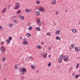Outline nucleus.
<instances>
[{
	"label": "nucleus",
	"mask_w": 80,
	"mask_h": 80,
	"mask_svg": "<svg viewBox=\"0 0 80 80\" xmlns=\"http://www.w3.org/2000/svg\"><path fill=\"white\" fill-rule=\"evenodd\" d=\"M21 74V75H23L26 73L27 72V69L25 68H21L20 69Z\"/></svg>",
	"instance_id": "obj_1"
},
{
	"label": "nucleus",
	"mask_w": 80,
	"mask_h": 80,
	"mask_svg": "<svg viewBox=\"0 0 80 80\" xmlns=\"http://www.w3.org/2000/svg\"><path fill=\"white\" fill-rule=\"evenodd\" d=\"M0 50L1 53H3L5 51H6V49L3 46H2L0 48Z\"/></svg>",
	"instance_id": "obj_2"
},
{
	"label": "nucleus",
	"mask_w": 80,
	"mask_h": 80,
	"mask_svg": "<svg viewBox=\"0 0 80 80\" xmlns=\"http://www.w3.org/2000/svg\"><path fill=\"white\" fill-rule=\"evenodd\" d=\"M38 10L39 11L41 12H43L45 11L44 8L42 6H40L39 7Z\"/></svg>",
	"instance_id": "obj_3"
},
{
	"label": "nucleus",
	"mask_w": 80,
	"mask_h": 80,
	"mask_svg": "<svg viewBox=\"0 0 80 80\" xmlns=\"http://www.w3.org/2000/svg\"><path fill=\"white\" fill-rule=\"evenodd\" d=\"M36 22L39 26H41L42 25V22L40 21V20L39 19H37L36 20Z\"/></svg>",
	"instance_id": "obj_4"
},
{
	"label": "nucleus",
	"mask_w": 80,
	"mask_h": 80,
	"mask_svg": "<svg viewBox=\"0 0 80 80\" xmlns=\"http://www.w3.org/2000/svg\"><path fill=\"white\" fill-rule=\"evenodd\" d=\"M69 56L67 55H66L64 57V62H68V60Z\"/></svg>",
	"instance_id": "obj_5"
},
{
	"label": "nucleus",
	"mask_w": 80,
	"mask_h": 80,
	"mask_svg": "<svg viewBox=\"0 0 80 80\" xmlns=\"http://www.w3.org/2000/svg\"><path fill=\"white\" fill-rule=\"evenodd\" d=\"M20 5L19 3H16V6L14 8V10H17V9H18V8L20 7Z\"/></svg>",
	"instance_id": "obj_6"
},
{
	"label": "nucleus",
	"mask_w": 80,
	"mask_h": 80,
	"mask_svg": "<svg viewBox=\"0 0 80 80\" xmlns=\"http://www.w3.org/2000/svg\"><path fill=\"white\" fill-rule=\"evenodd\" d=\"M47 52H45L43 53L42 56L43 58H47Z\"/></svg>",
	"instance_id": "obj_7"
},
{
	"label": "nucleus",
	"mask_w": 80,
	"mask_h": 80,
	"mask_svg": "<svg viewBox=\"0 0 80 80\" xmlns=\"http://www.w3.org/2000/svg\"><path fill=\"white\" fill-rule=\"evenodd\" d=\"M32 11V9H28V8H26L25 9V12L27 13H28V12H30Z\"/></svg>",
	"instance_id": "obj_8"
},
{
	"label": "nucleus",
	"mask_w": 80,
	"mask_h": 80,
	"mask_svg": "<svg viewBox=\"0 0 80 80\" xmlns=\"http://www.w3.org/2000/svg\"><path fill=\"white\" fill-rule=\"evenodd\" d=\"M22 44L23 45H26L28 44V42L27 41H23L22 43Z\"/></svg>",
	"instance_id": "obj_9"
},
{
	"label": "nucleus",
	"mask_w": 80,
	"mask_h": 80,
	"mask_svg": "<svg viewBox=\"0 0 80 80\" xmlns=\"http://www.w3.org/2000/svg\"><path fill=\"white\" fill-rule=\"evenodd\" d=\"M36 67H35V66L33 64H32L31 65V68L32 70H35L36 68Z\"/></svg>",
	"instance_id": "obj_10"
},
{
	"label": "nucleus",
	"mask_w": 80,
	"mask_h": 80,
	"mask_svg": "<svg viewBox=\"0 0 80 80\" xmlns=\"http://www.w3.org/2000/svg\"><path fill=\"white\" fill-rule=\"evenodd\" d=\"M36 30L38 31V32H39L40 30V28L38 27H36Z\"/></svg>",
	"instance_id": "obj_11"
},
{
	"label": "nucleus",
	"mask_w": 80,
	"mask_h": 80,
	"mask_svg": "<svg viewBox=\"0 0 80 80\" xmlns=\"http://www.w3.org/2000/svg\"><path fill=\"white\" fill-rule=\"evenodd\" d=\"M57 3V1L55 0H54L52 1V5H55Z\"/></svg>",
	"instance_id": "obj_12"
},
{
	"label": "nucleus",
	"mask_w": 80,
	"mask_h": 80,
	"mask_svg": "<svg viewBox=\"0 0 80 80\" xmlns=\"http://www.w3.org/2000/svg\"><path fill=\"white\" fill-rule=\"evenodd\" d=\"M19 17L21 20H23V19H24V17L20 15L19 16Z\"/></svg>",
	"instance_id": "obj_13"
},
{
	"label": "nucleus",
	"mask_w": 80,
	"mask_h": 80,
	"mask_svg": "<svg viewBox=\"0 0 80 80\" xmlns=\"http://www.w3.org/2000/svg\"><path fill=\"white\" fill-rule=\"evenodd\" d=\"M75 50L76 52H78V51H79V49H78V48H77V47H75Z\"/></svg>",
	"instance_id": "obj_14"
},
{
	"label": "nucleus",
	"mask_w": 80,
	"mask_h": 80,
	"mask_svg": "<svg viewBox=\"0 0 80 80\" xmlns=\"http://www.w3.org/2000/svg\"><path fill=\"white\" fill-rule=\"evenodd\" d=\"M60 30H57L56 32V34L57 35L60 34Z\"/></svg>",
	"instance_id": "obj_15"
},
{
	"label": "nucleus",
	"mask_w": 80,
	"mask_h": 80,
	"mask_svg": "<svg viewBox=\"0 0 80 80\" xmlns=\"http://www.w3.org/2000/svg\"><path fill=\"white\" fill-rule=\"evenodd\" d=\"M56 39L58 40H61V38L59 36H58L56 37Z\"/></svg>",
	"instance_id": "obj_16"
},
{
	"label": "nucleus",
	"mask_w": 80,
	"mask_h": 80,
	"mask_svg": "<svg viewBox=\"0 0 80 80\" xmlns=\"http://www.w3.org/2000/svg\"><path fill=\"white\" fill-rule=\"evenodd\" d=\"M36 48L38 49H41L42 48V47L40 45H38L37 46Z\"/></svg>",
	"instance_id": "obj_17"
},
{
	"label": "nucleus",
	"mask_w": 80,
	"mask_h": 80,
	"mask_svg": "<svg viewBox=\"0 0 80 80\" xmlns=\"http://www.w3.org/2000/svg\"><path fill=\"white\" fill-rule=\"evenodd\" d=\"M13 22L15 24H17L18 23V21L17 19L14 20Z\"/></svg>",
	"instance_id": "obj_18"
},
{
	"label": "nucleus",
	"mask_w": 80,
	"mask_h": 80,
	"mask_svg": "<svg viewBox=\"0 0 80 80\" xmlns=\"http://www.w3.org/2000/svg\"><path fill=\"white\" fill-rule=\"evenodd\" d=\"M7 10V7L5 8L2 10V13H4L5 11H6Z\"/></svg>",
	"instance_id": "obj_19"
},
{
	"label": "nucleus",
	"mask_w": 80,
	"mask_h": 80,
	"mask_svg": "<svg viewBox=\"0 0 80 80\" xmlns=\"http://www.w3.org/2000/svg\"><path fill=\"white\" fill-rule=\"evenodd\" d=\"M26 36L27 37H30L31 36V34L30 33H28L26 34Z\"/></svg>",
	"instance_id": "obj_20"
},
{
	"label": "nucleus",
	"mask_w": 80,
	"mask_h": 80,
	"mask_svg": "<svg viewBox=\"0 0 80 80\" xmlns=\"http://www.w3.org/2000/svg\"><path fill=\"white\" fill-rule=\"evenodd\" d=\"M22 12V10H18L17 13V14H19V13H20Z\"/></svg>",
	"instance_id": "obj_21"
},
{
	"label": "nucleus",
	"mask_w": 80,
	"mask_h": 80,
	"mask_svg": "<svg viewBox=\"0 0 80 80\" xmlns=\"http://www.w3.org/2000/svg\"><path fill=\"white\" fill-rule=\"evenodd\" d=\"M6 60V58L5 57H2V62H5Z\"/></svg>",
	"instance_id": "obj_22"
},
{
	"label": "nucleus",
	"mask_w": 80,
	"mask_h": 80,
	"mask_svg": "<svg viewBox=\"0 0 80 80\" xmlns=\"http://www.w3.org/2000/svg\"><path fill=\"white\" fill-rule=\"evenodd\" d=\"M40 12L39 11H37L36 12V14L38 15V16L39 15H40Z\"/></svg>",
	"instance_id": "obj_23"
},
{
	"label": "nucleus",
	"mask_w": 80,
	"mask_h": 80,
	"mask_svg": "<svg viewBox=\"0 0 80 80\" xmlns=\"http://www.w3.org/2000/svg\"><path fill=\"white\" fill-rule=\"evenodd\" d=\"M72 32H73V33H76L77 32V30L76 29H72Z\"/></svg>",
	"instance_id": "obj_24"
},
{
	"label": "nucleus",
	"mask_w": 80,
	"mask_h": 80,
	"mask_svg": "<svg viewBox=\"0 0 80 80\" xmlns=\"http://www.w3.org/2000/svg\"><path fill=\"white\" fill-rule=\"evenodd\" d=\"M58 62H62V59L61 58H59L58 59Z\"/></svg>",
	"instance_id": "obj_25"
},
{
	"label": "nucleus",
	"mask_w": 80,
	"mask_h": 80,
	"mask_svg": "<svg viewBox=\"0 0 80 80\" xmlns=\"http://www.w3.org/2000/svg\"><path fill=\"white\" fill-rule=\"evenodd\" d=\"M6 42H8V43H10V42H11V41H10V40L7 39L6 40Z\"/></svg>",
	"instance_id": "obj_26"
},
{
	"label": "nucleus",
	"mask_w": 80,
	"mask_h": 80,
	"mask_svg": "<svg viewBox=\"0 0 80 80\" xmlns=\"http://www.w3.org/2000/svg\"><path fill=\"white\" fill-rule=\"evenodd\" d=\"M9 27L12 28V27H13V25H12V23H10L9 24Z\"/></svg>",
	"instance_id": "obj_27"
},
{
	"label": "nucleus",
	"mask_w": 80,
	"mask_h": 80,
	"mask_svg": "<svg viewBox=\"0 0 80 80\" xmlns=\"http://www.w3.org/2000/svg\"><path fill=\"white\" fill-rule=\"evenodd\" d=\"M60 58H62L63 57V54H61L59 57Z\"/></svg>",
	"instance_id": "obj_28"
},
{
	"label": "nucleus",
	"mask_w": 80,
	"mask_h": 80,
	"mask_svg": "<svg viewBox=\"0 0 80 80\" xmlns=\"http://www.w3.org/2000/svg\"><path fill=\"white\" fill-rule=\"evenodd\" d=\"M36 3L38 4H39L40 3V2L39 1H38L36 2Z\"/></svg>",
	"instance_id": "obj_29"
},
{
	"label": "nucleus",
	"mask_w": 80,
	"mask_h": 80,
	"mask_svg": "<svg viewBox=\"0 0 80 80\" xmlns=\"http://www.w3.org/2000/svg\"><path fill=\"white\" fill-rule=\"evenodd\" d=\"M48 67H50L51 65H52V64L51 63V62H49L48 64Z\"/></svg>",
	"instance_id": "obj_30"
},
{
	"label": "nucleus",
	"mask_w": 80,
	"mask_h": 80,
	"mask_svg": "<svg viewBox=\"0 0 80 80\" xmlns=\"http://www.w3.org/2000/svg\"><path fill=\"white\" fill-rule=\"evenodd\" d=\"M15 69H18V65H16L15 66Z\"/></svg>",
	"instance_id": "obj_31"
},
{
	"label": "nucleus",
	"mask_w": 80,
	"mask_h": 80,
	"mask_svg": "<svg viewBox=\"0 0 80 80\" xmlns=\"http://www.w3.org/2000/svg\"><path fill=\"white\" fill-rule=\"evenodd\" d=\"M79 65H80V64H79V63L77 64L76 68H78V67H79Z\"/></svg>",
	"instance_id": "obj_32"
},
{
	"label": "nucleus",
	"mask_w": 80,
	"mask_h": 80,
	"mask_svg": "<svg viewBox=\"0 0 80 80\" xmlns=\"http://www.w3.org/2000/svg\"><path fill=\"white\" fill-rule=\"evenodd\" d=\"M8 39L10 41L12 40V38L11 37H9L8 38Z\"/></svg>",
	"instance_id": "obj_33"
},
{
	"label": "nucleus",
	"mask_w": 80,
	"mask_h": 80,
	"mask_svg": "<svg viewBox=\"0 0 80 80\" xmlns=\"http://www.w3.org/2000/svg\"><path fill=\"white\" fill-rule=\"evenodd\" d=\"M51 35V34L50 32H48L47 33V35L48 36H50V35Z\"/></svg>",
	"instance_id": "obj_34"
},
{
	"label": "nucleus",
	"mask_w": 80,
	"mask_h": 80,
	"mask_svg": "<svg viewBox=\"0 0 80 80\" xmlns=\"http://www.w3.org/2000/svg\"><path fill=\"white\" fill-rule=\"evenodd\" d=\"M29 30H32V27L31 26L29 28Z\"/></svg>",
	"instance_id": "obj_35"
},
{
	"label": "nucleus",
	"mask_w": 80,
	"mask_h": 80,
	"mask_svg": "<svg viewBox=\"0 0 80 80\" xmlns=\"http://www.w3.org/2000/svg\"><path fill=\"white\" fill-rule=\"evenodd\" d=\"M71 46L72 48H74V47H75V45L73 44H72Z\"/></svg>",
	"instance_id": "obj_36"
},
{
	"label": "nucleus",
	"mask_w": 80,
	"mask_h": 80,
	"mask_svg": "<svg viewBox=\"0 0 80 80\" xmlns=\"http://www.w3.org/2000/svg\"><path fill=\"white\" fill-rule=\"evenodd\" d=\"M0 30H3V27H2V26H0Z\"/></svg>",
	"instance_id": "obj_37"
},
{
	"label": "nucleus",
	"mask_w": 80,
	"mask_h": 80,
	"mask_svg": "<svg viewBox=\"0 0 80 80\" xmlns=\"http://www.w3.org/2000/svg\"><path fill=\"white\" fill-rule=\"evenodd\" d=\"M79 77V75H77L75 77L76 78H78Z\"/></svg>",
	"instance_id": "obj_38"
},
{
	"label": "nucleus",
	"mask_w": 80,
	"mask_h": 80,
	"mask_svg": "<svg viewBox=\"0 0 80 80\" xmlns=\"http://www.w3.org/2000/svg\"><path fill=\"white\" fill-rule=\"evenodd\" d=\"M41 45H44L45 43L43 42H41Z\"/></svg>",
	"instance_id": "obj_39"
},
{
	"label": "nucleus",
	"mask_w": 80,
	"mask_h": 80,
	"mask_svg": "<svg viewBox=\"0 0 80 80\" xmlns=\"http://www.w3.org/2000/svg\"><path fill=\"white\" fill-rule=\"evenodd\" d=\"M58 11H57L56 12H55V13L56 14V15H58Z\"/></svg>",
	"instance_id": "obj_40"
},
{
	"label": "nucleus",
	"mask_w": 80,
	"mask_h": 80,
	"mask_svg": "<svg viewBox=\"0 0 80 80\" xmlns=\"http://www.w3.org/2000/svg\"><path fill=\"white\" fill-rule=\"evenodd\" d=\"M1 44H2V45H4V42H1Z\"/></svg>",
	"instance_id": "obj_41"
},
{
	"label": "nucleus",
	"mask_w": 80,
	"mask_h": 80,
	"mask_svg": "<svg viewBox=\"0 0 80 80\" xmlns=\"http://www.w3.org/2000/svg\"><path fill=\"white\" fill-rule=\"evenodd\" d=\"M29 58H31V59H32V60H33V57H32L31 56H30L29 57Z\"/></svg>",
	"instance_id": "obj_42"
},
{
	"label": "nucleus",
	"mask_w": 80,
	"mask_h": 80,
	"mask_svg": "<svg viewBox=\"0 0 80 80\" xmlns=\"http://www.w3.org/2000/svg\"><path fill=\"white\" fill-rule=\"evenodd\" d=\"M26 40H27V39H26V38H23V41H26Z\"/></svg>",
	"instance_id": "obj_43"
},
{
	"label": "nucleus",
	"mask_w": 80,
	"mask_h": 80,
	"mask_svg": "<svg viewBox=\"0 0 80 80\" xmlns=\"http://www.w3.org/2000/svg\"><path fill=\"white\" fill-rule=\"evenodd\" d=\"M20 40H22V39H23V38H22V37H20Z\"/></svg>",
	"instance_id": "obj_44"
},
{
	"label": "nucleus",
	"mask_w": 80,
	"mask_h": 80,
	"mask_svg": "<svg viewBox=\"0 0 80 80\" xmlns=\"http://www.w3.org/2000/svg\"><path fill=\"white\" fill-rule=\"evenodd\" d=\"M48 48L49 50H51V48L50 47H48Z\"/></svg>",
	"instance_id": "obj_45"
},
{
	"label": "nucleus",
	"mask_w": 80,
	"mask_h": 80,
	"mask_svg": "<svg viewBox=\"0 0 80 80\" xmlns=\"http://www.w3.org/2000/svg\"><path fill=\"white\" fill-rule=\"evenodd\" d=\"M10 8V5L8 7V9H9V8Z\"/></svg>",
	"instance_id": "obj_46"
},
{
	"label": "nucleus",
	"mask_w": 80,
	"mask_h": 80,
	"mask_svg": "<svg viewBox=\"0 0 80 80\" xmlns=\"http://www.w3.org/2000/svg\"><path fill=\"white\" fill-rule=\"evenodd\" d=\"M50 57H51V55H49L48 56V57H49V58H50Z\"/></svg>",
	"instance_id": "obj_47"
},
{
	"label": "nucleus",
	"mask_w": 80,
	"mask_h": 80,
	"mask_svg": "<svg viewBox=\"0 0 80 80\" xmlns=\"http://www.w3.org/2000/svg\"><path fill=\"white\" fill-rule=\"evenodd\" d=\"M4 80H7V78H4Z\"/></svg>",
	"instance_id": "obj_48"
},
{
	"label": "nucleus",
	"mask_w": 80,
	"mask_h": 80,
	"mask_svg": "<svg viewBox=\"0 0 80 80\" xmlns=\"http://www.w3.org/2000/svg\"><path fill=\"white\" fill-rule=\"evenodd\" d=\"M78 58L79 59V58H80V57H78Z\"/></svg>",
	"instance_id": "obj_49"
},
{
	"label": "nucleus",
	"mask_w": 80,
	"mask_h": 80,
	"mask_svg": "<svg viewBox=\"0 0 80 80\" xmlns=\"http://www.w3.org/2000/svg\"><path fill=\"white\" fill-rule=\"evenodd\" d=\"M72 75L73 76H74V75H75V74H72Z\"/></svg>",
	"instance_id": "obj_50"
},
{
	"label": "nucleus",
	"mask_w": 80,
	"mask_h": 80,
	"mask_svg": "<svg viewBox=\"0 0 80 80\" xmlns=\"http://www.w3.org/2000/svg\"><path fill=\"white\" fill-rule=\"evenodd\" d=\"M1 69V66H0V70Z\"/></svg>",
	"instance_id": "obj_51"
},
{
	"label": "nucleus",
	"mask_w": 80,
	"mask_h": 80,
	"mask_svg": "<svg viewBox=\"0 0 80 80\" xmlns=\"http://www.w3.org/2000/svg\"><path fill=\"white\" fill-rule=\"evenodd\" d=\"M37 72L38 73V71L37 70Z\"/></svg>",
	"instance_id": "obj_52"
},
{
	"label": "nucleus",
	"mask_w": 80,
	"mask_h": 80,
	"mask_svg": "<svg viewBox=\"0 0 80 80\" xmlns=\"http://www.w3.org/2000/svg\"><path fill=\"white\" fill-rule=\"evenodd\" d=\"M66 12H67V10H66Z\"/></svg>",
	"instance_id": "obj_53"
},
{
	"label": "nucleus",
	"mask_w": 80,
	"mask_h": 80,
	"mask_svg": "<svg viewBox=\"0 0 80 80\" xmlns=\"http://www.w3.org/2000/svg\"><path fill=\"white\" fill-rule=\"evenodd\" d=\"M54 25H56V23H54Z\"/></svg>",
	"instance_id": "obj_54"
},
{
	"label": "nucleus",
	"mask_w": 80,
	"mask_h": 80,
	"mask_svg": "<svg viewBox=\"0 0 80 80\" xmlns=\"http://www.w3.org/2000/svg\"><path fill=\"white\" fill-rule=\"evenodd\" d=\"M79 72H80V70H79Z\"/></svg>",
	"instance_id": "obj_55"
},
{
	"label": "nucleus",
	"mask_w": 80,
	"mask_h": 80,
	"mask_svg": "<svg viewBox=\"0 0 80 80\" xmlns=\"http://www.w3.org/2000/svg\"><path fill=\"white\" fill-rule=\"evenodd\" d=\"M28 60V59H27V61Z\"/></svg>",
	"instance_id": "obj_56"
}]
</instances>
